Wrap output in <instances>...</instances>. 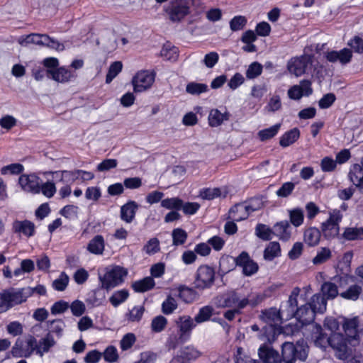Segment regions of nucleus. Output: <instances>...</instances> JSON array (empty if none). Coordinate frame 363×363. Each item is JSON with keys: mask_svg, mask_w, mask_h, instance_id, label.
<instances>
[{"mask_svg": "<svg viewBox=\"0 0 363 363\" xmlns=\"http://www.w3.org/2000/svg\"><path fill=\"white\" fill-rule=\"evenodd\" d=\"M311 339L315 346L323 350L329 345L335 351V356L340 359H346L349 356V347L344 340L342 333H333L328 337L323 332L319 324H312L310 328Z\"/></svg>", "mask_w": 363, "mask_h": 363, "instance_id": "obj_1", "label": "nucleus"}, {"mask_svg": "<svg viewBox=\"0 0 363 363\" xmlns=\"http://www.w3.org/2000/svg\"><path fill=\"white\" fill-rule=\"evenodd\" d=\"M300 291L301 289L298 287H296L292 290L289 300L286 302L287 308L283 309L284 313L286 315V320L295 317L302 325H308L311 328V325L314 324L313 320L316 313L308 303H305L299 308L298 307V298Z\"/></svg>", "mask_w": 363, "mask_h": 363, "instance_id": "obj_2", "label": "nucleus"}, {"mask_svg": "<svg viewBox=\"0 0 363 363\" xmlns=\"http://www.w3.org/2000/svg\"><path fill=\"white\" fill-rule=\"evenodd\" d=\"M287 308L286 302L282 303L279 310L276 308H270L262 312L260 318L266 325L263 327L264 335L269 342H273L277 337L281 333V324L282 320H286V313L283 309Z\"/></svg>", "mask_w": 363, "mask_h": 363, "instance_id": "obj_3", "label": "nucleus"}, {"mask_svg": "<svg viewBox=\"0 0 363 363\" xmlns=\"http://www.w3.org/2000/svg\"><path fill=\"white\" fill-rule=\"evenodd\" d=\"M128 271L118 265H110L105 267L103 273H99L98 277L101 289L109 291L122 284Z\"/></svg>", "mask_w": 363, "mask_h": 363, "instance_id": "obj_4", "label": "nucleus"}, {"mask_svg": "<svg viewBox=\"0 0 363 363\" xmlns=\"http://www.w3.org/2000/svg\"><path fill=\"white\" fill-rule=\"evenodd\" d=\"M31 296L30 287L9 288L0 293V313L6 312L16 305L25 302Z\"/></svg>", "mask_w": 363, "mask_h": 363, "instance_id": "obj_5", "label": "nucleus"}, {"mask_svg": "<svg viewBox=\"0 0 363 363\" xmlns=\"http://www.w3.org/2000/svg\"><path fill=\"white\" fill-rule=\"evenodd\" d=\"M308 346L303 340L296 344L286 342L282 344V358L285 363H294L296 359L304 361L308 357Z\"/></svg>", "mask_w": 363, "mask_h": 363, "instance_id": "obj_6", "label": "nucleus"}, {"mask_svg": "<svg viewBox=\"0 0 363 363\" xmlns=\"http://www.w3.org/2000/svg\"><path fill=\"white\" fill-rule=\"evenodd\" d=\"M192 4L193 0H171L164 11L172 22L179 23L190 13Z\"/></svg>", "mask_w": 363, "mask_h": 363, "instance_id": "obj_7", "label": "nucleus"}, {"mask_svg": "<svg viewBox=\"0 0 363 363\" xmlns=\"http://www.w3.org/2000/svg\"><path fill=\"white\" fill-rule=\"evenodd\" d=\"M328 219L320 225L321 231L327 239L335 238L339 235L340 224L343 218L340 210L333 208L328 212Z\"/></svg>", "mask_w": 363, "mask_h": 363, "instance_id": "obj_8", "label": "nucleus"}, {"mask_svg": "<svg viewBox=\"0 0 363 363\" xmlns=\"http://www.w3.org/2000/svg\"><path fill=\"white\" fill-rule=\"evenodd\" d=\"M358 325L359 319L357 317L352 318H343L342 328L345 333L344 340L349 347V354L352 352V348L359 344Z\"/></svg>", "mask_w": 363, "mask_h": 363, "instance_id": "obj_9", "label": "nucleus"}, {"mask_svg": "<svg viewBox=\"0 0 363 363\" xmlns=\"http://www.w3.org/2000/svg\"><path fill=\"white\" fill-rule=\"evenodd\" d=\"M248 304V298L242 297L235 291H229L217 297V306L219 308H232L242 310Z\"/></svg>", "mask_w": 363, "mask_h": 363, "instance_id": "obj_10", "label": "nucleus"}, {"mask_svg": "<svg viewBox=\"0 0 363 363\" xmlns=\"http://www.w3.org/2000/svg\"><path fill=\"white\" fill-rule=\"evenodd\" d=\"M216 272L213 267L203 264L198 267L194 284L196 289L205 290L210 289L215 281Z\"/></svg>", "mask_w": 363, "mask_h": 363, "instance_id": "obj_11", "label": "nucleus"}, {"mask_svg": "<svg viewBox=\"0 0 363 363\" xmlns=\"http://www.w3.org/2000/svg\"><path fill=\"white\" fill-rule=\"evenodd\" d=\"M36 80H40L44 76L57 82H67L74 79L76 75L74 69H36L33 73Z\"/></svg>", "mask_w": 363, "mask_h": 363, "instance_id": "obj_12", "label": "nucleus"}, {"mask_svg": "<svg viewBox=\"0 0 363 363\" xmlns=\"http://www.w3.org/2000/svg\"><path fill=\"white\" fill-rule=\"evenodd\" d=\"M156 74L153 69H141L133 78L134 91L142 92L151 87L155 82Z\"/></svg>", "mask_w": 363, "mask_h": 363, "instance_id": "obj_13", "label": "nucleus"}, {"mask_svg": "<svg viewBox=\"0 0 363 363\" xmlns=\"http://www.w3.org/2000/svg\"><path fill=\"white\" fill-rule=\"evenodd\" d=\"M36 339L33 336H30L25 340L18 339L12 347L11 354L14 357L28 358L36 350Z\"/></svg>", "mask_w": 363, "mask_h": 363, "instance_id": "obj_14", "label": "nucleus"}, {"mask_svg": "<svg viewBox=\"0 0 363 363\" xmlns=\"http://www.w3.org/2000/svg\"><path fill=\"white\" fill-rule=\"evenodd\" d=\"M41 179L35 173L23 174L18 178V184L21 189L28 193L38 194L40 193V184Z\"/></svg>", "mask_w": 363, "mask_h": 363, "instance_id": "obj_15", "label": "nucleus"}, {"mask_svg": "<svg viewBox=\"0 0 363 363\" xmlns=\"http://www.w3.org/2000/svg\"><path fill=\"white\" fill-rule=\"evenodd\" d=\"M235 262L238 267L242 268V274L246 277H251L256 274L259 269L257 262L251 259L249 254L243 251L235 258Z\"/></svg>", "mask_w": 363, "mask_h": 363, "instance_id": "obj_16", "label": "nucleus"}, {"mask_svg": "<svg viewBox=\"0 0 363 363\" xmlns=\"http://www.w3.org/2000/svg\"><path fill=\"white\" fill-rule=\"evenodd\" d=\"M313 93L311 82L310 80H302L299 84L294 85L287 91L290 99L298 101L303 96H308Z\"/></svg>", "mask_w": 363, "mask_h": 363, "instance_id": "obj_17", "label": "nucleus"}, {"mask_svg": "<svg viewBox=\"0 0 363 363\" xmlns=\"http://www.w3.org/2000/svg\"><path fill=\"white\" fill-rule=\"evenodd\" d=\"M323 57L329 62H339L341 65H345L351 61L352 52L350 49L346 48L339 51L330 50L325 52Z\"/></svg>", "mask_w": 363, "mask_h": 363, "instance_id": "obj_18", "label": "nucleus"}, {"mask_svg": "<svg viewBox=\"0 0 363 363\" xmlns=\"http://www.w3.org/2000/svg\"><path fill=\"white\" fill-rule=\"evenodd\" d=\"M12 229L13 233L17 234L19 237L29 238L35 234V225L33 222L28 220H16L13 221Z\"/></svg>", "mask_w": 363, "mask_h": 363, "instance_id": "obj_19", "label": "nucleus"}, {"mask_svg": "<svg viewBox=\"0 0 363 363\" xmlns=\"http://www.w3.org/2000/svg\"><path fill=\"white\" fill-rule=\"evenodd\" d=\"M258 210V207L240 203L233 206L229 211V218L233 221H241L249 216L250 213Z\"/></svg>", "mask_w": 363, "mask_h": 363, "instance_id": "obj_20", "label": "nucleus"}, {"mask_svg": "<svg viewBox=\"0 0 363 363\" xmlns=\"http://www.w3.org/2000/svg\"><path fill=\"white\" fill-rule=\"evenodd\" d=\"M195 320L189 315L179 317L176 321L180 332L179 338L186 340L190 335L191 330L196 327Z\"/></svg>", "mask_w": 363, "mask_h": 363, "instance_id": "obj_21", "label": "nucleus"}, {"mask_svg": "<svg viewBox=\"0 0 363 363\" xmlns=\"http://www.w3.org/2000/svg\"><path fill=\"white\" fill-rule=\"evenodd\" d=\"M258 355L264 363H281L279 352L266 345L259 347Z\"/></svg>", "mask_w": 363, "mask_h": 363, "instance_id": "obj_22", "label": "nucleus"}, {"mask_svg": "<svg viewBox=\"0 0 363 363\" xmlns=\"http://www.w3.org/2000/svg\"><path fill=\"white\" fill-rule=\"evenodd\" d=\"M200 355L201 352L194 347L186 346L179 351L174 359L179 363H190L199 357Z\"/></svg>", "mask_w": 363, "mask_h": 363, "instance_id": "obj_23", "label": "nucleus"}, {"mask_svg": "<svg viewBox=\"0 0 363 363\" xmlns=\"http://www.w3.org/2000/svg\"><path fill=\"white\" fill-rule=\"evenodd\" d=\"M139 205L134 201H129L121 207L120 218L126 223H130L135 218Z\"/></svg>", "mask_w": 363, "mask_h": 363, "instance_id": "obj_24", "label": "nucleus"}, {"mask_svg": "<svg viewBox=\"0 0 363 363\" xmlns=\"http://www.w3.org/2000/svg\"><path fill=\"white\" fill-rule=\"evenodd\" d=\"M274 235L282 241H288L292 235V227L286 220L276 223L274 226Z\"/></svg>", "mask_w": 363, "mask_h": 363, "instance_id": "obj_25", "label": "nucleus"}, {"mask_svg": "<svg viewBox=\"0 0 363 363\" xmlns=\"http://www.w3.org/2000/svg\"><path fill=\"white\" fill-rule=\"evenodd\" d=\"M228 194L226 186L216 188H203L199 191V196L205 200H213L216 198H225Z\"/></svg>", "mask_w": 363, "mask_h": 363, "instance_id": "obj_26", "label": "nucleus"}, {"mask_svg": "<svg viewBox=\"0 0 363 363\" xmlns=\"http://www.w3.org/2000/svg\"><path fill=\"white\" fill-rule=\"evenodd\" d=\"M348 177L359 192L363 194V168L360 164H354L350 167Z\"/></svg>", "mask_w": 363, "mask_h": 363, "instance_id": "obj_27", "label": "nucleus"}, {"mask_svg": "<svg viewBox=\"0 0 363 363\" xmlns=\"http://www.w3.org/2000/svg\"><path fill=\"white\" fill-rule=\"evenodd\" d=\"M55 345L53 337L50 334H47L44 337L41 338L39 342L36 341L35 354L42 357L45 353L48 352L51 347Z\"/></svg>", "mask_w": 363, "mask_h": 363, "instance_id": "obj_28", "label": "nucleus"}, {"mask_svg": "<svg viewBox=\"0 0 363 363\" xmlns=\"http://www.w3.org/2000/svg\"><path fill=\"white\" fill-rule=\"evenodd\" d=\"M313 56L303 55L300 57H292L287 63L286 68H308L312 66Z\"/></svg>", "mask_w": 363, "mask_h": 363, "instance_id": "obj_29", "label": "nucleus"}, {"mask_svg": "<svg viewBox=\"0 0 363 363\" xmlns=\"http://www.w3.org/2000/svg\"><path fill=\"white\" fill-rule=\"evenodd\" d=\"M87 250L96 255H101L105 250V240L102 235H97L94 236L88 243Z\"/></svg>", "mask_w": 363, "mask_h": 363, "instance_id": "obj_30", "label": "nucleus"}, {"mask_svg": "<svg viewBox=\"0 0 363 363\" xmlns=\"http://www.w3.org/2000/svg\"><path fill=\"white\" fill-rule=\"evenodd\" d=\"M320 231L315 227H310L304 231L303 240L310 247L316 246L320 240Z\"/></svg>", "mask_w": 363, "mask_h": 363, "instance_id": "obj_31", "label": "nucleus"}, {"mask_svg": "<svg viewBox=\"0 0 363 363\" xmlns=\"http://www.w3.org/2000/svg\"><path fill=\"white\" fill-rule=\"evenodd\" d=\"M229 118V113L228 111L221 113L218 109L215 108L211 110L208 115V123L211 127H218L220 125L223 121H228Z\"/></svg>", "mask_w": 363, "mask_h": 363, "instance_id": "obj_32", "label": "nucleus"}, {"mask_svg": "<svg viewBox=\"0 0 363 363\" xmlns=\"http://www.w3.org/2000/svg\"><path fill=\"white\" fill-rule=\"evenodd\" d=\"M288 215L289 223L295 228H298L303 224L304 222V211L300 207H296L289 209Z\"/></svg>", "mask_w": 363, "mask_h": 363, "instance_id": "obj_33", "label": "nucleus"}, {"mask_svg": "<svg viewBox=\"0 0 363 363\" xmlns=\"http://www.w3.org/2000/svg\"><path fill=\"white\" fill-rule=\"evenodd\" d=\"M300 137V130L298 128H294L284 133L280 138L279 145L282 147H286L294 144Z\"/></svg>", "mask_w": 363, "mask_h": 363, "instance_id": "obj_34", "label": "nucleus"}, {"mask_svg": "<svg viewBox=\"0 0 363 363\" xmlns=\"http://www.w3.org/2000/svg\"><path fill=\"white\" fill-rule=\"evenodd\" d=\"M308 304L315 313H323L326 311L327 301L325 297L320 294L313 295Z\"/></svg>", "mask_w": 363, "mask_h": 363, "instance_id": "obj_35", "label": "nucleus"}, {"mask_svg": "<svg viewBox=\"0 0 363 363\" xmlns=\"http://www.w3.org/2000/svg\"><path fill=\"white\" fill-rule=\"evenodd\" d=\"M155 285V280L151 277H146L143 279L132 284V288L135 292L143 293L151 290Z\"/></svg>", "mask_w": 363, "mask_h": 363, "instance_id": "obj_36", "label": "nucleus"}, {"mask_svg": "<svg viewBox=\"0 0 363 363\" xmlns=\"http://www.w3.org/2000/svg\"><path fill=\"white\" fill-rule=\"evenodd\" d=\"M160 55L164 60L176 61L179 57V50L170 42H167L162 46Z\"/></svg>", "mask_w": 363, "mask_h": 363, "instance_id": "obj_37", "label": "nucleus"}, {"mask_svg": "<svg viewBox=\"0 0 363 363\" xmlns=\"http://www.w3.org/2000/svg\"><path fill=\"white\" fill-rule=\"evenodd\" d=\"M179 296L186 303H191L198 298L197 292L192 288L186 286H180L178 288Z\"/></svg>", "mask_w": 363, "mask_h": 363, "instance_id": "obj_38", "label": "nucleus"}, {"mask_svg": "<svg viewBox=\"0 0 363 363\" xmlns=\"http://www.w3.org/2000/svg\"><path fill=\"white\" fill-rule=\"evenodd\" d=\"M362 292V287L358 284H353L347 289L340 293V296L345 300L357 301Z\"/></svg>", "mask_w": 363, "mask_h": 363, "instance_id": "obj_39", "label": "nucleus"}, {"mask_svg": "<svg viewBox=\"0 0 363 363\" xmlns=\"http://www.w3.org/2000/svg\"><path fill=\"white\" fill-rule=\"evenodd\" d=\"M321 291L322 295L324 297L325 296L327 299H333L338 295L340 296L337 285L333 280L324 282L322 284Z\"/></svg>", "mask_w": 363, "mask_h": 363, "instance_id": "obj_40", "label": "nucleus"}, {"mask_svg": "<svg viewBox=\"0 0 363 363\" xmlns=\"http://www.w3.org/2000/svg\"><path fill=\"white\" fill-rule=\"evenodd\" d=\"M342 238L349 241L363 240V227H347L342 233Z\"/></svg>", "mask_w": 363, "mask_h": 363, "instance_id": "obj_41", "label": "nucleus"}, {"mask_svg": "<svg viewBox=\"0 0 363 363\" xmlns=\"http://www.w3.org/2000/svg\"><path fill=\"white\" fill-rule=\"evenodd\" d=\"M281 247L278 242H270L264 251V258L266 260L272 261L275 257L280 256Z\"/></svg>", "mask_w": 363, "mask_h": 363, "instance_id": "obj_42", "label": "nucleus"}, {"mask_svg": "<svg viewBox=\"0 0 363 363\" xmlns=\"http://www.w3.org/2000/svg\"><path fill=\"white\" fill-rule=\"evenodd\" d=\"M255 235L263 240H270L274 235V228L265 224L259 223L255 227Z\"/></svg>", "mask_w": 363, "mask_h": 363, "instance_id": "obj_43", "label": "nucleus"}, {"mask_svg": "<svg viewBox=\"0 0 363 363\" xmlns=\"http://www.w3.org/2000/svg\"><path fill=\"white\" fill-rule=\"evenodd\" d=\"M129 296V292L127 289H121L113 293L109 298V301L114 307H118L124 303Z\"/></svg>", "mask_w": 363, "mask_h": 363, "instance_id": "obj_44", "label": "nucleus"}, {"mask_svg": "<svg viewBox=\"0 0 363 363\" xmlns=\"http://www.w3.org/2000/svg\"><path fill=\"white\" fill-rule=\"evenodd\" d=\"M104 300V295L102 294L100 289L91 291L86 298V302L92 306H99L102 305Z\"/></svg>", "mask_w": 363, "mask_h": 363, "instance_id": "obj_45", "label": "nucleus"}, {"mask_svg": "<svg viewBox=\"0 0 363 363\" xmlns=\"http://www.w3.org/2000/svg\"><path fill=\"white\" fill-rule=\"evenodd\" d=\"M280 128L281 123H277L268 128L259 130L257 133V136L261 141H266L277 135Z\"/></svg>", "mask_w": 363, "mask_h": 363, "instance_id": "obj_46", "label": "nucleus"}, {"mask_svg": "<svg viewBox=\"0 0 363 363\" xmlns=\"http://www.w3.org/2000/svg\"><path fill=\"white\" fill-rule=\"evenodd\" d=\"M282 103L279 94H274L270 96L264 110L268 113H275L281 109Z\"/></svg>", "mask_w": 363, "mask_h": 363, "instance_id": "obj_47", "label": "nucleus"}, {"mask_svg": "<svg viewBox=\"0 0 363 363\" xmlns=\"http://www.w3.org/2000/svg\"><path fill=\"white\" fill-rule=\"evenodd\" d=\"M161 206L172 211H179L182 208V200L179 197L167 198L162 200Z\"/></svg>", "mask_w": 363, "mask_h": 363, "instance_id": "obj_48", "label": "nucleus"}, {"mask_svg": "<svg viewBox=\"0 0 363 363\" xmlns=\"http://www.w3.org/2000/svg\"><path fill=\"white\" fill-rule=\"evenodd\" d=\"M208 91V85L203 83L189 82L186 86V91L191 95H199Z\"/></svg>", "mask_w": 363, "mask_h": 363, "instance_id": "obj_49", "label": "nucleus"}, {"mask_svg": "<svg viewBox=\"0 0 363 363\" xmlns=\"http://www.w3.org/2000/svg\"><path fill=\"white\" fill-rule=\"evenodd\" d=\"M213 313V308L211 306H206L201 307L196 315L194 318V320L196 323H202L203 322L210 320Z\"/></svg>", "mask_w": 363, "mask_h": 363, "instance_id": "obj_50", "label": "nucleus"}, {"mask_svg": "<svg viewBox=\"0 0 363 363\" xmlns=\"http://www.w3.org/2000/svg\"><path fill=\"white\" fill-rule=\"evenodd\" d=\"M172 245L174 246H179L184 245L186 242L188 235L184 230L180 228H177L172 230Z\"/></svg>", "mask_w": 363, "mask_h": 363, "instance_id": "obj_51", "label": "nucleus"}, {"mask_svg": "<svg viewBox=\"0 0 363 363\" xmlns=\"http://www.w3.org/2000/svg\"><path fill=\"white\" fill-rule=\"evenodd\" d=\"M332 256L331 250L328 247H321L316 255L313 258L312 262L315 265H319L327 262Z\"/></svg>", "mask_w": 363, "mask_h": 363, "instance_id": "obj_52", "label": "nucleus"}, {"mask_svg": "<svg viewBox=\"0 0 363 363\" xmlns=\"http://www.w3.org/2000/svg\"><path fill=\"white\" fill-rule=\"evenodd\" d=\"M177 301L173 296L169 295L162 303V311L165 315H170L177 308Z\"/></svg>", "mask_w": 363, "mask_h": 363, "instance_id": "obj_53", "label": "nucleus"}, {"mask_svg": "<svg viewBox=\"0 0 363 363\" xmlns=\"http://www.w3.org/2000/svg\"><path fill=\"white\" fill-rule=\"evenodd\" d=\"M160 250V241L157 238L150 239L143 246V251L148 255H152Z\"/></svg>", "mask_w": 363, "mask_h": 363, "instance_id": "obj_54", "label": "nucleus"}, {"mask_svg": "<svg viewBox=\"0 0 363 363\" xmlns=\"http://www.w3.org/2000/svg\"><path fill=\"white\" fill-rule=\"evenodd\" d=\"M24 171V167L20 163H12L11 164L4 166L1 169L2 175L12 174L17 175L21 174Z\"/></svg>", "mask_w": 363, "mask_h": 363, "instance_id": "obj_55", "label": "nucleus"}, {"mask_svg": "<svg viewBox=\"0 0 363 363\" xmlns=\"http://www.w3.org/2000/svg\"><path fill=\"white\" fill-rule=\"evenodd\" d=\"M235 358V363H260L259 361L252 359L242 347L237 348Z\"/></svg>", "mask_w": 363, "mask_h": 363, "instance_id": "obj_56", "label": "nucleus"}, {"mask_svg": "<svg viewBox=\"0 0 363 363\" xmlns=\"http://www.w3.org/2000/svg\"><path fill=\"white\" fill-rule=\"evenodd\" d=\"M40 33H30L21 36L18 42L21 46H26L28 44L40 45Z\"/></svg>", "mask_w": 363, "mask_h": 363, "instance_id": "obj_57", "label": "nucleus"}, {"mask_svg": "<svg viewBox=\"0 0 363 363\" xmlns=\"http://www.w3.org/2000/svg\"><path fill=\"white\" fill-rule=\"evenodd\" d=\"M136 342V337L132 333L125 334L120 342V347L122 351H126L130 349Z\"/></svg>", "mask_w": 363, "mask_h": 363, "instance_id": "obj_58", "label": "nucleus"}, {"mask_svg": "<svg viewBox=\"0 0 363 363\" xmlns=\"http://www.w3.org/2000/svg\"><path fill=\"white\" fill-rule=\"evenodd\" d=\"M267 92V86L264 84H256L254 85L250 91V96L256 99L257 101H261L263 96Z\"/></svg>", "mask_w": 363, "mask_h": 363, "instance_id": "obj_59", "label": "nucleus"}, {"mask_svg": "<svg viewBox=\"0 0 363 363\" xmlns=\"http://www.w3.org/2000/svg\"><path fill=\"white\" fill-rule=\"evenodd\" d=\"M167 323V320L162 315H157L151 323L152 330L155 333H160L162 331Z\"/></svg>", "mask_w": 363, "mask_h": 363, "instance_id": "obj_60", "label": "nucleus"}, {"mask_svg": "<svg viewBox=\"0 0 363 363\" xmlns=\"http://www.w3.org/2000/svg\"><path fill=\"white\" fill-rule=\"evenodd\" d=\"M78 207L74 205H67L64 206L60 211L63 217L72 220L77 217Z\"/></svg>", "mask_w": 363, "mask_h": 363, "instance_id": "obj_61", "label": "nucleus"}, {"mask_svg": "<svg viewBox=\"0 0 363 363\" xmlns=\"http://www.w3.org/2000/svg\"><path fill=\"white\" fill-rule=\"evenodd\" d=\"M247 23V19L245 16H237L230 21V28L233 31L242 30Z\"/></svg>", "mask_w": 363, "mask_h": 363, "instance_id": "obj_62", "label": "nucleus"}, {"mask_svg": "<svg viewBox=\"0 0 363 363\" xmlns=\"http://www.w3.org/2000/svg\"><path fill=\"white\" fill-rule=\"evenodd\" d=\"M295 184L291 182L284 183L277 191V195L279 197L286 198L289 196L294 190Z\"/></svg>", "mask_w": 363, "mask_h": 363, "instance_id": "obj_63", "label": "nucleus"}, {"mask_svg": "<svg viewBox=\"0 0 363 363\" xmlns=\"http://www.w3.org/2000/svg\"><path fill=\"white\" fill-rule=\"evenodd\" d=\"M347 45L350 47V50L357 53H363V39L359 36H354L351 39Z\"/></svg>", "mask_w": 363, "mask_h": 363, "instance_id": "obj_64", "label": "nucleus"}]
</instances>
